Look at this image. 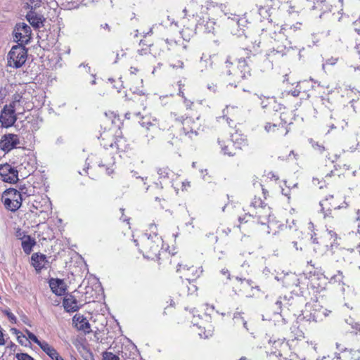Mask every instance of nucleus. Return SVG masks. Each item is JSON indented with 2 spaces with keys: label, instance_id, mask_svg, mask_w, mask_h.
<instances>
[{
  "label": "nucleus",
  "instance_id": "f257e3e1",
  "mask_svg": "<svg viewBox=\"0 0 360 360\" xmlns=\"http://www.w3.org/2000/svg\"><path fill=\"white\" fill-rule=\"evenodd\" d=\"M207 10V8L202 6H200L194 0H192L188 7L184 8V12L186 15H193L195 18L197 30L210 33L214 30L215 22L210 19Z\"/></svg>",
  "mask_w": 360,
  "mask_h": 360
},
{
  "label": "nucleus",
  "instance_id": "f03ea898",
  "mask_svg": "<svg viewBox=\"0 0 360 360\" xmlns=\"http://www.w3.org/2000/svg\"><path fill=\"white\" fill-rule=\"evenodd\" d=\"M247 215L257 219L259 224L266 225V233H270L269 229L274 222V218L271 214V207L262 202L259 198H254Z\"/></svg>",
  "mask_w": 360,
  "mask_h": 360
},
{
  "label": "nucleus",
  "instance_id": "7ed1b4c3",
  "mask_svg": "<svg viewBox=\"0 0 360 360\" xmlns=\"http://www.w3.org/2000/svg\"><path fill=\"white\" fill-rule=\"evenodd\" d=\"M153 235L145 234L141 238L142 250L141 252L145 257L150 259H156L159 258L160 250L162 247L163 240L155 231L157 229L155 224L150 226Z\"/></svg>",
  "mask_w": 360,
  "mask_h": 360
},
{
  "label": "nucleus",
  "instance_id": "20e7f679",
  "mask_svg": "<svg viewBox=\"0 0 360 360\" xmlns=\"http://www.w3.org/2000/svg\"><path fill=\"white\" fill-rule=\"evenodd\" d=\"M175 120L181 125L179 134L181 137L185 136L192 139L194 136L198 135V131L200 127L198 118L193 119L188 117L184 118L181 117H176Z\"/></svg>",
  "mask_w": 360,
  "mask_h": 360
},
{
  "label": "nucleus",
  "instance_id": "39448f33",
  "mask_svg": "<svg viewBox=\"0 0 360 360\" xmlns=\"http://www.w3.org/2000/svg\"><path fill=\"white\" fill-rule=\"evenodd\" d=\"M27 57V49L22 44L15 45L8 54V65L11 68H19L25 64Z\"/></svg>",
  "mask_w": 360,
  "mask_h": 360
},
{
  "label": "nucleus",
  "instance_id": "423d86ee",
  "mask_svg": "<svg viewBox=\"0 0 360 360\" xmlns=\"http://www.w3.org/2000/svg\"><path fill=\"white\" fill-rule=\"evenodd\" d=\"M2 200L7 210L15 212L20 207L22 197L20 191L8 188L3 193Z\"/></svg>",
  "mask_w": 360,
  "mask_h": 360
},
{
  "label": "nucleus",
  "instance_id": "0eeeda50",
  "mask_svg": "<svg viewBox=\"0 0 360 360\" xmlns=\"http://www.w3.org/2000/svg\"><path fill=\"white\" fill-rule=\"evenodd\" d=\"M31 34L32 30L30 27L25 22L16 24L13 31L15 40L20 42L22 45L30 42L31 39Z\"/></svg>",
  "mask_w": 360,
  "mask_h": 360
},
{
  "label": "nucleus",
  "instance_id": "6e6552de",
  "mask_svg": "<svg viewBox=\"0 0 360 360\" xmlns=\"http://www.w3.org/2000/svg\"><path fill=\"white\" fill-rule=\"evenodd\" d=\"M288 27V25H285L284 27L281 28L278 33L274 32L273 33L274 36H271L272 38H274L275 41H281V45H278L276 46V51L277 53H280L282 56L285 55L291 49L290 42L287 39L286 36L283 32L284 30H287Z\"/></svg>",
  "mask_w": 360,
  "mask_h": 360
},
{
  "label": "nucleus",
  "instance_id": "1a4fd4ad",
  "mask_svg": "<svg viewBox=\"0 0 360 360\" xmlns=\"http://www.w3.org/2000/svg\"><path fill=\"white\" fill-rule=\"evenodd\" d=\"M101 138L103 143H102L105 148H115L120 150H124V140L120 138H113V134L110 131H105L101 134Z\"/></svg>",
  "mask_w": 360,
  "mask_h": 360
},
{
  "label": "nucleus",
  "instance_id": "9d476101",
  "mask_svg": "<svg viewBox=\"0 0 360 360\" xmlns=\"http://www.w3.org/2000/svg\"><path fill=\"white\" fill-rule=\"evenodd\" d=\"M229 75H233L235 82H240L250 75V68L245 59L240 58L238 60L237 68H232L228 71Z\"/></svg>",
  "mask_w": 360,
  "mask_h": 360
},
{
  "label": "nucleus",
  "instance_id": "9b49d317",
  "mask_svg": "<svg viewBox=\"0 0 360 360\" xmlns=\"http://www.w3.org/2000/svg\"><path fill=\"white\" fill-rule=\"evenodd\" d=\"M336 347L339 352H335L332 359L337 360H360V351L343 348L340 344L337 343Z\"/></svg>",
  "mask_w": 360,
  "mask_h": 360
},
{
  "label": "nucleus",
  "instance_id": "f8f14e48",
  "mask_svg": "<svg viewBox=\"0 0 360 360\" xmlns=\"http://www.w3.org/2000/svg\"><path fill=\"white\" fill-rule=\"evenodd\" d=\"M331 311L319 305L314 304L309 311V314L304 315L309 321L320 322L328 316Z\"/></svg>",
  "mask_w": 360,
  "mask_h": 360
},
{
  "label": "nucleus",
  "instance_id": "ddd939ff",
  "mask_svg": "<svg viewBox=\"0 0 360 360\" xmlns=\"http://www.w3.org/2000/svg\"><path fill=\"white\" fill-rule=\"evenodd\" d=\"M17 120L15 111L6 105L0 115V122L4 127H9L14 124Z\"/></svg>",
  "mask_w": 360,
  "mask_h": 360
},
{
  "label": "nucleus",
  "instance_id": "4468645a",
  "mask_svg": "<svg viewBox=\"0 0 360 360\" xmlns=\"http://www.w3.org/2000/svg\"><path fill=\"white\" fill-rule=\"evenodd\" d=\"M20 143L18 136L13 134H5L0 141V147L4 151H10Z\"/></svg>",
  "mask_w": 360,
  "mask_h": 360
},
{
  "label": "nucleus",
  "instance_id": "2eb2a0df",
  "mask_svg": "<svg viewBox=\"0 0 360 360\" xmlns=\"http://www.w3.org/2000/svg\"><path fill=\"white\" fill-rule=\"evenodd\" d=\"M25 17L30 24L35 29H39L44 25L45 18L42 14L36 12V11H29Z\"/></svg>",
  "mask_w": 360,
  "mask_h": 360
},
{
  "label": "nucleus",
  "instance_id": "dca6fc26",
  "mask_svg": "<svg viewBox=\"0 0 360 360\" xmlns=\"http://www.w3.org/2000/svg\"><path fill=\"white\" fill-rule=\"evenodd\" d=\"M264 129L267 133L272 134L276 136H285L289 132L288 127L283 124H276L266 123L264 126Z\"/></svg>",
  "mask_w": 360,
  "mask_h": 360
},
{
  "label": "nucleus",
  "instance_id": "f3484780",
  "mask_svg": "<svg viewBox=\"0 0 360 360\" xmlns=\"http://www.w3.org/2000/svg\"><path fill=\"white\" fill-rule=\"evenodd\" d=\"M49 286L53 293L57 295H63L66 291V285L63 280L59 278H51L49 281Z\"/></svg>",
  "mask_w": 360,
  "mask_h": 360
},
{
  "label": "nucleus",
  "instance_id": "a211bd4d",
  "mask_svg": "<svg viewBox=\"0 0 360 360\" xmlns=\"http://www.w3.org/2000/svg\"><path fill=\"white\" fill-rule=\"evenodd\" d=\"M26 103L25 98L21 94L16 93L13 96L12 102L8 105L10 108L22 113L24 111V105Z\"/></svg>",
  "mask_w": 360,
  "mask_h": 360
},
{
  "label": "nucleus",
  "instance_id": "6ab92c4d",
  "mask_svg": "<svg viewBox=\"0 0 360 360\" xmlns=\"http://www.w3.org/2000/svg\"><path fill=\"white\" fill-rule=\"evenodd\" d=\"M64 309L68 312H74L79 309L78 302L72 295H67L63 302Z\"/></svg>",
  "mask_w": 360,
  "mask_h": 360
},
{
  "label": "nucleus",
  "instance_id": "aec40b11",
  "mask_svg": "<svg viewBox=\"0 0 360 360\" xmlns=\"http://www.w3.org/2000/svg\"><path fill=\"white\" fill-rule=\"evenodd\" d=\"M72 321L78 330H83L85 333L89 332L90 324L84 316L76 314L74 316Z\"/></svg>",
  "mask_w": 360,
  "mask_h": 360
},
{
  "label": "nucleus",
  "instance_id": "412c9836",
  "mask_svg": "<svg viewBox=\"0 0 360 360\" xmlns=\"http://www.w3.org/2000/svg\"><path fill=\"white\" fill-rule=\"evenodd\" d=\"M32 205L33 207L38 210L39 212H46L51 209V202L46 198H38V199L34 200Z\"/></svg>",
  "mask_w": 360,
  "mask_h": 360
},
{
  "label": "nucleus",
  "instance_id": "4be33fe9",
  "mask_svg": "<svg viewBox=\"0 0 360 360\" xmlns=\"http://www.w3.org/2000/svg\"><path fill=\"white\" fill-rule=\"evenodd\" d=\"M31 259L32 265L37 271H39L44 268L48 262L46 255L43 254L34 253L32 255Z\"/></svg>",
  "mask_w": 360,
  "mask_h": 360
},
{
  "label": "nucleus",
  "instance_id": "5701e85b",
  "mask_svg": "<svg viewBox=\"0 0 360 360\" xmlns=\"http://www.w3.org/2000/svg\"><path fill=\"white\" fill-rule=\"evenodd\" d=\"M100 285L96 283V289L92 286L86 285L84 288V294L85 295V300L86 302H94L99 295L98 289L99 290Z\"/></svg>",
  "mask_w": 360,
  "mask_h": 360
},
{
  "label": "nucleus",
  "instance_id": "b1692460",
  "mask_svg": "<svg viewBox=\"0 0 360 360\" xmlns=\"http://www.w3.org/2000/svg\"><path fill=\"white\" fill-rule=\"evenodd\" d=\"M35 244V239L32 238L30 236H27L21 240L22 248L24 252L27 255H30L31 253Z\"/></svg>",
  "mask_w": 360,
  "mask_h": 360
},
{
  "label": "nucleus",
  "instance_id": "393cba45",
  "mask_svg": "<svg viewBox=\"0 0 360 360\" xmlns=\"http://www.w3.org/2000/svg\"><path fill=\"white\" fill-rule=\"evenodd\" d=\"M39 347L52 360H53L54 358H56L57 355L59 354L56 349L53 346L49 345L46 341L43 340Z\"/></svg>",
  "mask_w": 360,
  "mask_h": 360
},
{
  "label": "nucleus",
  "instance_id": "a878e982",
  "mask_svg": "<svg viewBox=\"0 0 360 360\" xmlns=\"http://www.w3.org/2000/svg\"><path fill=\"white\" fill-rule=\"evenodd\" d=\"M157 173L159 176L160 184H162V181L172 179V177L174 176V173L168 167L157 168Z\"/></svg>",
  "mask_w": 360,
  "mask_h": 360
},
{
  "label": "nucleus",
  "instance_id": "bb28decb",
  "mask_svg": "<svg viewBox=\"0 0 360 360\" xmlns=\"http://www.w3.org/2000/svg\"><path fill=\"white\" fill-rule=\"evenodd\" d=\"M239 108L237 106L226 105V107L223 110V118H226L227 123L231 125V122H232V120L229 119L228 115L235 117L239 112Z\"/></svg>",
  "mask_w": 360,
  "mask_h": 360
},
{
  "label": "nucleus",
  "instance_id": "cd10ccee",
  "mask_svg": "<svg viewBox=\"0 0 360 360\" xmlns=\"http://www.w3.org/2000/svg\"><path fill=\"white\" fill-rule=\"evenodd\" d=\"M46 0H24L25 8L36 11L46 2Z\"/></svg>",
  "mask_w": 360,
  "mask_h": 360
},
{
  "label": "nucleus",
  "instance_id": "c85d7f7f",
  "mask_svg": "<svg viewBox=\"0 0 360 360\" xmlns=\"http://www.w3.org/2000/svg\"><path fill=\"white\" fill-rule=\"evenodd\" d=\"M234 325L237 327L243 326L246 330H248L247 327V322L245 321L242 314L240 312H236L233 317Z\"/></svg>",
  "mask_w": 360,
  "mask_h": 360
},
{
  "label": "nucleus",
  "instance_id": "c756f323",
  "mask_svg": "<svg viewBox=\"0 0 360 360\" xmlns=\"http://www.w3.org/2000/svg\"><path fill=\"white\" fill-rule=\"evenodd\" d=\"M333 195H329L328 198H326V199H324L320 202V206L321 207V210L323 211V212H324L325 209H326L327 211H329L332 208H334V209L340 208V206H333L330 202H328V200L330 199H333Z\"/></svg>",
  "mask_w": 360,
  "mask_h": 360
},
{
  "label": "nucleus",
  "instance_id": "7c9ffc66",
  "mask_svg": "<svg viewBox=\"0 0 360 360\" xmlns=\"http://www.w3.org/2000/svg\"><path fill=\"white\" fill-rule=\"evenodd\" d=\"M133 93H134V97L132 99L134 101H136V100H137L136 97L138 96H141L138 99V101L140 102V105L141 106H143V108H146V101L147 100V96H146V94L144 92H143L142 90L134 91H133Z\"/></svg>",
  "mask_w": 360,
  "mask_h": 360
},
{
  "label": "nucleus",
  "instance_id": "2f4dec72",
  "mask_svg": "<svg viewBox=\"0 0 360 360\" xmlns=\"http://www.w3.org/2000/svg\"><path fill=\"white\" fill-rule=\"evenodd\" d=\"M18 180V172L14 168L12 169L7 176L3 179V181L8 183H15Z\"/></svg>",
  "mask_w": 360,
  "mask_h": 360
},
{
  "label": "nucleus",
  "instance_id": "473e14b6",
  "mask_svg": "<svg viewBox=\"0 0 360 360\" xmlns=\"http://www.w3.org/2000/svg\"><path fill=\"white\" fill-rule=\"evenodd\" d=\"M183 269L184 270H186L188 271H192V279L194 280L197 278H198L202 273L203 270L202 268L198 267V268H193V266L188 268L186 266H184Z\"/></svg>",
  "mask_w": 360,
  "mask_h": 360
},
{
  "label": "nucleus",
  "instance_id": "72a5a7b5",
  "mask_svg": "<svg viewBox=\"0 0 360 360\" xmlns=\"http://www.w3.org/2000/svg\"><path fill=\"white\" fill-rule=\"evenodd\" d=\"M269 11H270V9L269 8V7H266V6L259 7L258 13L261 17V20H264V19L269 20V18L271 16Z\"/></svg>",
  "mask_w": 360,
  "mask_h": 360
},
{
  "label": "nucleus",
  "instance_id": "f704fd0d",
  "mask_svg": "<svg viewBox=\"0 0 360 360\" xmlns=\"http://www.w3.org/2000/svg\"><path fill=\"white\" fill-rule=\"evenodd\" d=\"M12 169L13 167L8 164L0 165V175L2 177V179L7 176L8 173L12 171Z\"/></svg>",
  "mask_w": 360,
  "mask_h": 360
},
{
  "label": "nucleus",
  "instance_id": "c9c22d12",
  "mask_svg": "<svg viewBox=\"0 0 360 360\" xmlns=\"http://www.w3.org/2000/svg\"><path fill=\"white\" fill-rule=\"evenodd\" d=\"M25 333L27 335V339H29L30 340L34 342V343H36L38 346H39V345L42 342L41 340H39L37 337L34 334L32 333V332H30L29 330H25Z\"/></svg>",
  "mask_w": 360,
  "mask_h": 360
},
{
  "label": "nucleus",
  "instance_id": "e433bc0d",
  "mask_svg": "<svg viewBox=\"0 0 360 360\" xmlns=\"http://www.w3.org/2000/svg\"><path fill=\"white\" fill-rule=\"evenodd\" d=\"M199 329L200 330V331L198 333L199 335L200 336V338H208L210 337H211L213 334V330L212 329H202L201 328V326H199Z\"/></svg>",
  "mask_w": 360,
  "mask_h": 360
},
{
  "label": "nucleus",
  "instance_id": "4c0bfd02",
  "mask_svg": "<svg viewBox=\"0 0 360 360\" xmlns=\"http://www.w3.org/2000/svg\"><path fill=\"white\" fill-rule=\"evenodd\" d=\"M103 360H120V358L112 352H104L103 353Z\"/></svg>",
  "mask_w": 360,
  "mask_h": 360
},
{
  "label": "nucleus",
  "instance_id": "58836bf2",
  "mask_svg": "<svg viewBox=\"0 0 360 360\" xmlns=\"http://www.w3.org/2000/svg\"><path fill=\"white\" fill-rule=\"evenodd\" d=\"M219 144L221 146V150L224 154L228 155L229 156L233 155V153L229 150V145H225L221 141H218Z\"/></svg>",
  "mask_w": 360,
  "mask_h": 360
},
{
  "label": "nucleus",
  "instance_id": "ea45409f",
  "mask_svg": "<svg viewBox=\"0 0 360 360\" xmlns=\"http://www.w3.org/2000/svg\"><path fill=\"white\" fill-rule=\"evenodd\" d=\"M288 117V115L286 112H282L280 116L281 120V123L280 124H283L284 126L287 127V124H292L291 119L289 120Z\"/></svg>",
  "mask_w": 360,
  "mask_h": 360
},
{
  "label": "nucleus",
  "instance_id": "a19ab883",
  "mask_svg": "<svg viewBox=\"0 0 360 360\" xmlns=\"http://www.w3.org/2000/svg\"><path fill=\"white\" fill-rule=\"evenodd\" d=\"M18 360H34L31 356L27 353H18L16 354Z\"/></svg>",
  "mask_w": 360,
  "mask_h": 360
},
{
  "label": "nucleus",
  "instance_id": "79ce46f5",
  "mask_svg": "<svg viewBox=\"0 0 360 360\" xmlns=\"http://www.w3.org/2000/svg\"><path fill=\"white\" fill-rule=\"evenodd\" d=\"M343 276L341 271H338V274L334 275L331 277L330 280L333 282L340 283L342 281Z\"/></svg>",
  "mask_w": 360,
  "mask_h": 360
},
{
  "label": "nucleus",
  "instance_id": "37998d69",
  "mask_svg": "<svg viewBox=\"0 0 360 360\" xmlns=\"http://www.w3.org/2000/svg\"><path fill=\"white\" fill-rule=\"evenodd\" d=\"M338 60V58L331 57L330 58H328L325 63L322 65V68L324 70L326 65H335Z\"/></svg>",
  "mask_w": 360,
  "mask_h": 360
},
{
  "label": "nucleus",
  "instance_id": "c03bdc74",
  "mask_svg": "<svg viewBox=\"0 0 360 360\" xmlns=\"http://www.w3.org/2000/svg\"><path fill=\"white\" fill-rule=\"evenodd\" d=\"M239 138H238V144L237 146V147H238L239 148H241L243 146H245L246 144H247V141H246V139L241 136V135H238Z\"/></svg>",
  "mask_w": 360,
  "mask_h": 360
},
{
  "label": "nucleus",
  "instance_id": "a18cd8bd",
  "mask_svg": "<svg viewBox=\"0 0 360 360\" xmlns=\"http://www.w3.org/2000/svg\"><path fill=\"white\" fill-rule=\"evenodd\" d=\"M27 236L28 235H26L25 233L20 229H18L15 232V236L20 240H22V238L27 237Z\"/></svg>",
  "mask_w": 360,
  "mask_h": 360
},
{
  "label": "nucleus",
  "instance_id": "49530a36",
  "mask_svg": "<svg viewBox=\"0 0 360 360\" xmlns=\"http://www.w3.org/2000/svg\"><path fill=\"white\" fill-rule=\"evenodd\" d=\"M257 96V98L261 100L260 105H261L262 108H266L269 105V98H264V99H262V97H260L259 96Z\"/></svg>",
  "mask_w": 360,
  "mask_h": 360
},
{
  "label": "nucleus",
  "instance_id": "de8ad7c7",
  "mask_svg": "<svg viewBox=\"0 0 360 360\" xmlns=\"http://www.w3.org/2000/svg\"><path fill=\"white\" fill-rule=\"evenodd\" d=\"M207 89L212 93H216L217 91V85L214 83H209L207 85Z\"/></svg>",
  "mask_w": 360,
  "mask_h": 360
},
{
  "label": "nucleus",
  "instance_id": "09e8293b",
  "mask_svg": "<svg viewBox=\"0 0 360 360\" xmlns=\"http://www.w3.org/2000/svg\"><path fill=\"white\" fill-rule=\"evenodd\" d=\"M200 63H201L202 65H203L204 63H205V66H207V64H209L210 65H212V61H211V58H210V56L205 57V58L204 56H202L201 57V59H200Z\"/></svg>",
  "mask_w": 360,
  "mask_h": 360
},
{
  "label": "nucleus",
  "instance_id": "8fccbe9b",
  "mask_svg": "<svg viewBox=\"0 0 360 360\" xmlns=\"http://www.w3.org/2000/svg\"><path fill=\"white\" fill-rule=\"evenodd\" d=\"M312 146L315 150H317L320 153H323L325 150L324 146L319 144L318 143H316L314 144L313 143Z\"/></svg>",
  "mask_w": 360,
  "mask_h": 360
},
{
  "label": "nucleus",
  "instance_id": "3c124183",
  "mask_svg": "<svg viewBox=\"0 0 360 360\" xmlns=\"http://www.w3.org/2000/svg\"><path fill=\"white\" fill-rule=\"evenodd\" d=\"M301 25H302V23L301 22H296L295 24L292 25H290L288 29L290 30H292L294 32H295L296 30H300V27H301Z\"/></svg>",
  "mask_w": 360,
  "mask_h": 360
},
{
  "label": "nucleus",
  "instance_id": "603ef678",
  "mask_svg": "<svg viewBox=\"0 0 360 360\" xmlns=\"http://www.w3.org/2000/svg\"><path fill=\"white\" fill-rule=\"evenodd\" d=\"M346 322L348 324L351 325L352 328H354L355 330H358L359 329V324L357 323H354L353 320L352 319L346 320Z\"/></svg>",
  "mask_w": 360,
  "mask_h": 360
},
{
  "label": "nucleus",
  "instance_id": "864d4df0",
  "mask_svg": "<svg viewBox=\"0 0 360 360\" xmlns=\"http://www.w3.org/2000/svg\"><path fill=\"white\" fill-rule=\"evenodd\" d=\"M170 66L173 68H184V63L181 60H178L176 63H171Z\"/></svg>",
  "mask_w": 360,
  "mask_h": 360
},
{
  "label": "nucleus",
  "instance_id": "5fc2aeb1",
  "mask_svg": "<svg viewBox=\"0 0 360 360\" xmlns=\"http://www.w3.org/2000/svg\"><path fill=\"white\" fill-rule=\"evenodd\" d=\"M275 306L276 309L274 313L276 314H279L281 311V301L277 300L276 302L275 303Z\"/></svg>",
  "mask_w": 360,
  "mask_h": 360
},
{
  "label": "nucleus",
  "instance_id": "6e6d98bb",
  "mask_svg": "<svg viewBox=\"0 0 360 360\" xmlns=\"http://www.w3.org/2000/svg\"><path fill=\"white\" fill-rule=\"evenodd\" d=\"M141 125L143 127H146L147 129H149V127H153L155 126L154 124L151 123L150 121H144L143 120L141 122Z\"/></svg>",
  "mask_w": 360,
  "mask_h": 360
},
{
  "label": "nucleus",
  "instance_id": "4d7b16f0",
  "mask_svg": "<svg viewBox=\"0 0 360 360\" xmlns=\"http://www.w3.org/2000/svg\"><path fill=\"white\" fill-rule=\"evenodd\" d=\"M184 103L187 108H191L193 105V102L187 99L186 98H184Z\"/></svg>",
  "mask_w": 360,
  "mask_h": 360
},
{
  "label": "nucleus",
  "instance_id": "13d9d810",
  "mask_svg": "<svg viewBox=\"0 0 360 360\" xmlns=\"http://www.w3.org/2000/svg\"><path fill=\"white\" fill-rule=\"evenodd\" d=\"M300 91L298 89H295L292 91H288V95L291 94L293 97H297L300 95Z\"/></svg>",
  "mask_w": 360,
  "mask_h": 360
},
{
  "label": "nucleus",
  "instance_id": "bf43d9fd",
  "mask_svg": "<svg viewBox=\"0 0 360 360\" xmlns=\"http://www.w3.org/2000/svg\"><path fill=\"white\" fill-rule=\"evenodd\" d=\"M79 68H82L83 67L84 69H85V72L86 73H91V67L88 65V64H84V63H82L81 65H79Z\"/></svg>",
  "mask_w": 360,
  "mask_h": 360
},
{
  "label": "nucleus",
  "instance_id": "052dcab7",
  "mask_svg": "<svg viewBox=\"0 0 360 360\" xmlns=\"http://www.w3.org/2000/svg\"><path fill=\"white\" fill-rule=\"evenodd\" d=\"M328 234L330 235V236L332 238H334V240L337 239V234L333 230H327Z\"/></svg>",
  "mask_w": 360,
  "mask_h": 360
},
{
  "label": "nucleus",
  "instance_id": "680f3d73",
  "mask_svg": "<svg viewBox=\"0 0 360 360\" xmlns=\"http://www.w3.org/2000/svg\"><path fill=\"white\" fill-rule=\"evenodd\" d=\"M221 274L224 275V276H227V278L228 279H230V274L229 272V271L226 269H222L221 270Z\"/></svg>",
  "mask_w": 360,
  "mask_h": 360
},
{
  "label": "nucleus",
  "instance_id": "e2e57ef3",
  "mask_svg": "<svg viewBox=\"0 0 360 360\" xmlns=\"http://www.w3.org/2000/svg\"><path fill=\"white\" fill-rule=\"evenodd\" d=\"M191 184L189 181H184L182 182V190H186L187 188L190 187Z\"/></svg>",
  "mask_w": 360,
  "mask_h": 360
},
{
  "label": "nucleus",
  "instance_id": "0e129e2a",
  "mask_svg": "<svg viewBox=\"0 0 360 360\" xmlns=\"http://www.w3.org/2000/svg\"><path fill=\"white\" fill-rule=\"evenodd\" d=\"M7 315L11 321H12V322L16 321V317L12 313L9 312L7 314Z\"/></svg>",
  "mask_w": 360,
  "mask_h": 360
},
{
  "label": "nucleus",
  "instance_id": "69168bd1",
  "mask_svg": "<svg viewBox=\"0 0 360 360\" xmlns=\"http://www.w3.org/2000/svg\"><path fill=\"white\" fill-rule=\"evenodd\" d=\"M166 43L169 46H173L174 45H176V42L172 39H166L165 40Z\"/></svg>",
  "mask_w": 360,
  "mask_h": 360
},
{
  "label": "nucleus",
  "instance_id": "338daca9",
  "mask_svg": "<svg viewBox=\"0 0 360 360\" xmlns=\"http://www.w3.org/2000/svg\"><path fill=\"white\" fill-rule=\"evenodd\" d=\"M120 211L122 212V217H120V219L122 220L123 221H127L128 222L129 219V218H127L124 216V209L121 208L120 209Z\"/></svg>",
  "mask_w": 360,
  "mask_h": 360
},
{
  "label": "nucleus",
  "instance_id": "774afa93",
  "mask_svg": "<svg viewBox=\"0 0 360 360\" xmlns=\"http://www.w3.org/2000/svg\"><path fill=\"white\" fill-rule=\"evenodd\" d=\"M5 344V341L3 337V333L1 330H0V345H4Z\"/></svg>",
  "mask_w": 360,
  "mask_h": 360
}]
</instances>
